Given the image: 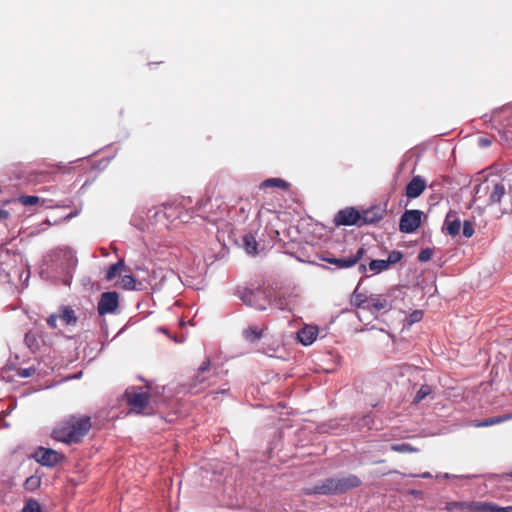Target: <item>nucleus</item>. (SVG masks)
<instances>
[{
	"label": "nucleus",
	"mask_w": 512,
	"mask_h": 512,
	"mask_svg": "<svg viewBox=\"0 0 512 512\" xmlns=\"http://www.w3.org/2000/svg\"><path fill=\"white\" fill-rule=\"evenodd\" d=\"M92 427L91 417L87 415H69L57 423L51 437L68 445L79 444Z\"/></svg>",
	"instance_id": "1"
},
{
	"label": "nucleus",
	"mask_w": 512,
	"mask_h": 512,
	"mask_svg": "<svg viewBox=\"0 0 512 512\" xmlns=\"http://www.w3.org/2000/svg\"><path fill=\"white\" fill-rule=\"evenodd\" d=\"M361 479L353 474L343 477H329L320 481L318 484L307 487L302 493L307 496L311 495H339L344 494L352 489L360 487Z\"/></svg>",
	"instance_id": "2"
},
{
	"label": "nucleus",
	"mask_w": 512,
	"mask_h": 512,
	"mask_svg": "<svg viewBox=\"0 0 512 512\" xmlns=\"http://www.w3.org/2000/svg\"><path fill=\"white\" fill-rule=\"evenodd\" d=\"M482 193L487 197L486 205L488 206L500 205L503 199L509 196L506 182L500 178L486 179L477 187L474 200H480Z\"/></svg>",
	"instance_id": "3"
},
{
	"label": "nucleus",
	"mask_w": 512,
	"mask_h": 512,
	"mask_svg": "<svg viewBox=\"0 0 512 512\" xmlns=\"http://www.w3.org/2000/svg\"><path fill=\"white\" fill-rule=\"evenodd\" d=\"M241 300L246 305L263 311L271 305V291L263 288L255 290L245 289L241 295Z\"/></svg>",
	"instance_id": "4"
},
{
	"label": "nucleus",
	"mask_w": 512,
	"mask_h": 512,
	"mask_svg": "<svg viewBox=\"0 0 512 512\" xmlns=\"http://www.w3.org/2000/svg\"><path fill=\"white\" fill-rule=\"evenodd\" d=\"M218 375V369L211 364L209 358H206L198 367L195 376L191 379L190 388L198 386H210L213 384L212 378Z\"/></svg>",
	"instance_id": "5"
},
{
	"label": "nucleus",
	"mask_w": 512,
	"mask_h": 512,
	"mask_svg": "<svg viewBox=\"0 0 512 512\" xmlns=\"http://www.w3.org/2000/svg\"><path fill=\"white\" fill-rule=\"evenodd\" d=\"M130 411L136 414L142 413L150 402V395L146 392H137L134 387L126 389L124 395Z\"/></svg>",
	"instance_id": "6"
},
{
	"label": "nucleus",
	"mask_w": 512,
	"mask_h": 512,
	"mask_svg": "<svg viewBox=\"0 0 512 512\" xmlns=\"http://www.w3.org/2000/svg\"><path fill=\"white\" fill-rule=\"evenodd\" d=\"M333 222L336 226H358L360 227V211L355 207H346L339 210L334 216Z\"/></svg>",
	"instance_id": "7"
},
{
	"label": "nucleus",
	"mask_w": 512,
	"mask_h": 512,
	"mask_svg": "<svg viewBox=\"0 0 512 512\" xmlns=\"http://www.w3.org/2000/svg\"><path fill=\"white\" fill-rule=\"evenodd\" d=\"M422 212L420 210H406L399 222V230L403 233L415 232L421 224Z\"/></svg>",
	"instance_id": "8"
},
{
	"label": "nucleus",
	"mask_w": 512,
	"mask_h": 512,
	"mask_svg": "<svg viewBox=\"0 0 512 512\" xmlns=\"http://www.w3.org/2000/svg\"><path fill=\"white\" fill-rule=\"evenodd\" d=\"M57 319H60L62 323L65 325H76L78 321V317L75 313V311L70 306H61L59 308L58 314H51L47 319L46 322L48 326L52 329L57 328Z\"/></svg>",
	"instance_id": "9"
},
{
	"label": "nucleus",
	"mask_w": 512,
	"mask_h": 512,
	"mask_svg": "<svg viewBox=\"0 0 512 512\" xmlns=\"http://www.w3.org/2000/svg\"><path fill=\"white\" fill-rule=\"evenodd\" d=\"M119 306V295L115 291L104 292L98 301L97 310L99 315L114 313Z\"/></svg>",
	"instance_id": "10"
},
{
	"label": "nucleus",
	"mask_w": 512,
	"mask_h": 512,
	"mask_svg": "<svg viewBox=\"0 0 512 512\" xmlns=\"http://www.w3.org/2000/svg\"><path fill=\"white\" fill-rule=\"evenodd\" d=\"M387 214L385 206L374 205L360 211V227L379 223Z\"/></svg>",
	"instance_id": "11"
},
{
	"label": "nucleus",
	"mask_w": 512,
	"mask_h": 512,
	"mask_svg": "<svg viewBox=\"0 0 512 512\" xmlns=\"http://www.w3.org/2000/svg\"><path fill=\"white\" fill-rule=\"evenodd\" d=\"M34 458L43 466L53 467L57 465L64 456L53 449L38 447L34 453Z\"/></svg>",
	"instance_id": "12"
},
{
	"label": "nucleus",
	"mask_w": 512,
	"mask_h": 512,
	"mask_svg": "<svg viewBox=\"0 0 512 512\" xmlns=\"http://www.w3.org/2000/svg\"><path fill=\"white\" fill-rule=\"evenodd\" d=\"M364 254V247H360L352 256L345 258L324 257L323 260L336 266L338 269H347L355 266L363 258Z\"/></svg>",
	"instance_id": "13"
},
{
	"label": "nucleus",
	"mask_w": 512,
	"mask_h": 512,
	"mask_svg": "<svg viewBox=\"0 0 512 512\" xmlns=\"http://www.w3.org/2000/svg\"><path fill=\"white\" fill-rule=\"evenodd\" d=\"M487 502L471 501V502H460L453 501L446 505V509L449 511L459 510L461 512H486Z\"/></svg>",
	"instance_id": "14"
},
{
	"label": "nucleus",
	"mask_w": 512,
	"mask_h": 512,
	"mask_svg": "<svg viewBox=\"0 0 512 512\" xmlns=\"http://www.w3.org/2000/svg\"><path fill=\"white\" fill-rule=\"evenodd\" d=\"M426 188V182L420 177L415 176L406 186V196L409 198L419 197Z\"/></svg>",
	"instance_id": "15"
},
{
	"label": "nucleus",
	"mask_w": 512,
	"mask_h": 512,
	"mask_svg": "<svg viewBox=\"0 0 512 512\" xmlns=\"http://www.w3.org/2000/svg\"><path fill=\"white\" fill-rule=\"evenodd\" d=\"M317 336L318 328L316 326L306 325L297 333L299 342L306 346L312 344L316 340Z\"/></svg>",
	"instance_id": "16"
},
{
	"label": "nucleus",
	"mask_w": 512,
	"mask_h": 512,
	"mask_svg": "<svg viewBox=\"0 0 512 512\" xmlns=\"http://www.w3.org/2000/svg\"><path fill=\"white\" fill-rule=\"evenodd\" d=\"M267 330L266 325H262L261 327L256 325L248 326L243 330V337L246 341L250 343H255L256 341L260 340L264 334V332Z\"/></svg>",
	"instance_id": "17"
},
{
	"label": "nucleus",
	"mask_w": 512,
	"mask_h": 512,
	"mask_svg": "<svg viewBox=\"0 0 512 512\" xmlns=\"http://www.w3.org/2000/svg\"><path fill=\"white\" fill-rule=\"evenodd\" d=\"M388 307V301L383 295H371L369 296V303L365 309L371 312H379L385 310Z\"/></svg>",
	"instance_id": "18"
},
{
	"label": "nucleus",
	"mask_w": 512,
	"mask_h": 512,
	"mask_svg": "<svg viewBox=\"0 0 512 512\" xmlns=\"http://www.w3.org/2000/svg\"><path fill=\"white\" fill-rule=\"evenodd\" d=\"M126 268V264L124 259H120L117 263L112 264L106 273V280L111 281L114 278H116L118 275H120Z\"/></svg>",
	"instance_id": "19"
},
{
	"label": "nucleus",
	"mask_w": 512,
	"mask_h": 512,
	"mask_svg": "<svg viewBox=\"0 0 512 512\" xmlns=\"http://www.w3.org/2000/svg\"><path fill=\"white\" fill-rule=\"evenodd\" d=\"M272 187L287 190L289 188V184L285 180L280 179V178H269L260 184L261 189L272 188Z\"/></svg>",
	"instance_id": "20"
},
{
	"label": "nucleus",
	"mask_w": 512,
	"mask_h": 512,
	"mask_svg": "<svg viewBox=\"0 0 512 512\" xmlns=\"http://www.w3.org/2000/svg\"><path fill=\"white\" fill-rule=\"evenodd\" d=\"M351 303L358 308L365 309L366 305L369 303V297L364 293L358 292L356 289L352 294Z\"/></svg>",
	"instance_id": "21"
},
{
	"label": "nucleus",
	"mask_w": 512,
	"mask_h": 512,
	"mask_svg": "<svg viewBox=\"0 0 512 512\" xmlns=\"http://www.w3.org/2000/svg\"><path fill=\"white\" fill-rule=\"evenodd\" d=\"M445 225L449 235L456 236L460 233L461 222L459 219L450 220L448 216L445 220Z\"/></svg>",
	"instance_id": "22"
},
{
	"label": "nucleus",
	"mask_w": 512,
	"mask_h": 512,
	"mask_svg": "<svg viewBox=\"0 0 512 512\" xmlns=\"http://www.w3.org/2000/svg\"><path fill=\"white\" fill-rule=\"evenodd\" d=\"M245 250L248 254L254 255L257 252V242L252 234H247L243 237Z\"/></svg>",
	"instance_id": "23"
},
{
	"label": "nucleus",
	"mask_w": 512,
	"mask_h": 512,
	"mask_svg": "<svg viewBox=\"0 0 512 512\" xmlns=\"http://www.w3.org/2000/svg\"><path fill=\"white\" fill-rule=\"evenodd\" d=\"M512 418V415H504V416H497V417H490L487 419H484L480 423L477 424L478 427H488L495 424L502 423L506 420H510Z\"/></svg>",
	"instance_id": "24"
},
{
	"label": "nucleus",
	"mask_w": 512,
	"mask_h": 512,
	"mask_svg": "<svg viewBox=\"0 0 512 512\" xmlns=\"http://www.w3.org/2000/svg\"><path fill=\"white\" fill-rule=\"evenodd\" d=\"M41 482H42V480H41L40 476L31 475L24 482V488L30 492L36 491L38 488H40Z\"/></svg>",
	"instance_id": "25"
},
{
	"label": "nucleus",
	"mask_w": 512,
	"mask_h": 512,
	"mask_svg": "<svg viewBox=\"0 0 512 512\" xmlns=\"http://www.w3.org/2000/svg\"><path fill=\"white\" fill-rule=\"evenodd\" d=\"M369 269L371 271H373L374 273H380L382 271L389 269V265L386 260L377 259V260H372L369 263Z\"/></svg>",
	"instance_id": "26"
},
{
	"label": "nucleus",
	"mask_w": 512,
	"mask_h": 512,
	"mask_svg": "<svg viewBox=\"0 0 512 512\" xmlns=\"http://www.w3.org/2000/svg\"><path fill=\"white\" fill-rule=\"evenodd\" d=\"M433 392L430 385H422L414 397V403H419Z\"/></svg>",
	"instance_id": "27"
},
{
	"label": "nucleus",
	"mask_w": 512,
	"mask_h": 512,
	"mask_svg": "<svg viewBox=\"0 0 512 512\" xmlns=\"http://www.w3.org/2000/svg\"><path fill=\"white\" fill-rule=\"evenodd\" d=\"M391 450L398 453H414L417 452L418 449L411 446L410 444L402 443V444H392Z\"/></svg>",
	"instance_id": "28"
},
{
	"label": "nucleus",
	"mask_w": 512,
	"mask_h": 512,
	"mask_svg": "<svg viewBox=\"0 0 512 512\" xmlns=\"http://www.w3.org/2000/svg\"><path fill=\"white\" fill-rule=\"evenodd\" d=\"M22 512H42L39 502L35 499H28Z\"/></svg>",
	"instance_id": "29"
},
{
	"label": "nucleus",
	"mask_w": 512,
	"mask_h": 512,
	"mask_svg": "<svg viewBox=\"0 0 512 512\" xmlns=\"http://www.w3.org/2000/svg\"><path fill=\"white\" fill-rule=\"evenodd\" d=\"M40 198L34 195H22L18 198V202L24 206H32L38 204Z\"/></svg>",
	"instance_id": "30"
},
{
	"label": "nucleus",
	"mask_w": 512,
	"mask_h": 512,
	"mask_svg": "<svg viewBox=\"0 0 512 512\" xmlns=\"http://www.w3.org/2000/svg\"><path fill=\"white\" fill-rule=\"evenodd\" d=\"M122 288L125 290H133L136 286V279L132 275H124L121 280Z\"/></svg>",
	"instance_id": "31"
},
{
	"label": "nucleus",
	"mask_w": 512,
	"mask_h": 512,
	"mask_svg": "<svg viewBox=\"0 0 512 512\" xmlns=\"http://www.w3.org/2000/svg\"><path fill=\"white\" fill-rule=\"evenodd\" d=\"M402 258H403V253L401 251L393 250L389 253L386 261L390 267L391 265H394V264L400 262L402 260Z\"/></svg>",
	"instance_id": "32"
},
{
	"label": "nucleus",
	"mask_w": 512,
	"mask_h": 512,
	"mask_svg": "<svg viewBox=\"0 0 512 512\" xmlns=\"http://www.w3.org/2000/svg\"><path fill=\"white\" fill-rule=\"evenodd\" d=\"M486 512H512V505L500 507L497 504L487 502Z\"/></svg>",
	"instance_id": "33"
},
{
	"label": "nucleus",
	"mask_w": 512,
	"mask_h": 512,
	"mask_svg": "<svg viewBox=\"0 0 512 512\" xmlns=\"http://www.w3.org/2000/svg\"><path fill=\"white\" fill-rule=\"evenodd\" d=\"M434 254V250L431 248H425L422 249L418 254V261L419 262H427L429 261Z\"/></svg>",
	"instance_id": "34"
},
{
	"label": "nucleus",
	"mask_w": 512,
	"mask_h": 512,
	"mask_svg": "<svg viewBox=\"0 0 512 512\" xmlns=\"http://www.w3.org/2000/svg\"><path fill=\"white\" fill-rule=\"evenodd\" d=\"M474 234V224L471 221H464L463 223V235L466 238L472 237Z\"/></svg>",
	"instance_id": "35"
},
{
	"label": "nucleus",
	"mask_w": 512,
	"mask_h": 512,
	"mask_svg": "<svg viewBox=\"0 0 512 512\" xmlns=\"http://www.w3.org/2000/svg\"><path fill=\"white\" fill-rule=\"evenodd\" d=\"M423 318V312L421 310H415L408 316L409 324H414L421 321Z\"/></svg>",
	"instance_id": "36"
},
{
	"label": "nucleus",
	"mask_w": 512,
	"mask_h": 512,
	"mask_svg": "<svg viewBox=\"0 0 512 512\" xmlns=\"http://www.w3.org/2000/svg\"><path fill=\"white\" fill-rule=\"evenodd\" d=\"M36 372V369L34 367H29V368H21L18 370V376L22 377V378H28V377H31L35 374Z\"/></svg>",
	"instance_id": "37"
},
{
	"label": "nucleus",
	"mask_w": 512,
	"mask_h": 512,
	"mask_svg": "<svg viewBox=\"0 0 512 512\" xmlns=\"http://www.w3.org/2000/svg\"><path fill=\"white\" fill-rule=\"evenodd\" d=\"M8 216H9L8 211H6L4 209H0V219H7Z\"/></svg>",
	"instance_id": "38"
},
{
	"label": "nucleus",
	"mask_w": 512,
	"mask_h": 512,
	"mask_svg": "<svg viewBox=\"0 0 512 512\" xmlns=\"http://www.w3.org/2000/svg\"><path fill=\"white\" fill-rule=\"evenodd\" d=\"M480 143L482 146H489L491 142L488 139L481 138Z\"/></svg>",
	"instance_id": "39"
},
{
	"label": "nucleus",
	"mask_w": 512,
	"mask_h": 512,
	"mask_svg": "<svg viewBox=\"0 0 512 512\" xmlns=\"http://www.w3.org/2000/svg\"><path fill=\"white\" fill-rule=\"evenodd\" d=\"M432 475L429 472H425L421 475L422 478H430Z\"/></svg>",
	"instance_id": "40"
},
{
	"label": "nucleus",
	"mask_w": 512,
	"mask_h": 512,
	"mask_svg": "<svg viewBox=\"0 0 512 512\" xmlns=\"http://www.w3.org/2000/svg\"><path fill=\"white\" fill-rule=\"evenodd\" d=\"M359 269H360L361 272H365L366 271V266L364 264H361L359 266Z\"/></svg>",
	"instance_id": "41"
},
{
	"label": "nucleus",
	"mask_w": 512,
	"mask_h": 512,
	"mask_svg": "<svg viewBox=\"0 0 512 512\" xmlns=\"http://www.w3.org/2000/svg\"><path fill=\"white\" fill-rule=\"evenodd\" d=\"M508 476L512 478V470L509 472Z\"/></svg>",
	"instance_id": "42"
}]
</instances>
